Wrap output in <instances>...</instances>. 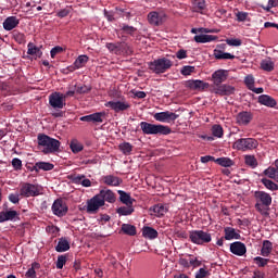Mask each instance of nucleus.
Here are the masks:
<instances>
[{"mask_svg":"<svg viewBox=\"0 0 278 278\" xmlns=\"http://www.w3.org/2000/svg\"><path fill=\"white\" fill-rule=\"evenodd\" d=\"M142 236L143 238H148L149 240H155L159 233L157 230H155L153 227L146 226L142 229Z\"/></svg>","mask_w":278,"mask_h":278,"instance_id":"72a5a7b5","label":"nucleus"},{"mask_svg":"<svg viewBox=\"0 0 278 278\" xmlns=\"http://www.w3.org/2000/svg\"><path fill=\"white\" fill-rule=\"evenodd\" d=\"M189 257V267L192 266V268H199V266H201V261H199V258L192 256V255H188Z\"/></svg>","mask_w":278,"mask_h":278,"instance_id":"6e6d98bb","label":"nucleus"},{"mask_svg":"<svg viewBox=\"0 0 278 278\" xmlns=\"http://www.w3.org/2000/svg\"><path fill=\"white\" fill-rule=\"evenodd\" d=\"M255 210L257 212H263V207H270L273 205V197L266 191H255L254 192Z\"/></svg>","mask_w":278,"mask_h":278,"instance_id":"39448f33","label":"nucleus"},{"mask_svg":"<svg viewBox=\"0 0 278 278\" xmlns=\"http://www.w3.org/2000/svg\"><path fill=\"white\" fill-rule=\"evenodd\" d=\"M49 105L52 110L56 112L52 113L54 118H62L64 116V112L60 111L66 106V100L64 99V93L62 92H53L49 96Z\"/></svg>","mask_w":278,"mask_h":278,"instance_id":"7ed1b4c3","label":"nucleus"},{"mask_svg":"<svg viewBox=\"0 0 278 278\" xmlns=\"http://www.w3.org/2000/svg\"><path fill=\"white\" fill-rule=\"evenodd\" d=\"M225 240H240V233L236 232V228H224Z\"/></svg>","mask_w":278,"mask_h":278,"instance_id":"2f4dec72","label":"nucleus"},{"mask_svg":"<svg viewBox=\"0 0 278 278\" xmlns=\"http://www.w3.org/2000/svg\"><path fill=\"white\" fill-rule=\"evenodd\" d=\"M18 216L16 211H2L0 212V223H7V220H14Z\"/></svg>","mask_w":278,"mask_h":278,"instance_id":"c85d7f7f","label":"nucleus"},{"mask_svg":"<svg viewBox=\"0 0 278 278\" xmlns=\"http://www.w3.org/2000/svg\"><path fill=\"white\" fill-rule=\"evenodd\" d=\"M9 201L11 203L16 204V203H18V201H21V198H18V193H10L9 194Z\"/></svg>","mask_w":278,"mask_h":278,"instance_id":"774afa93","label":"nucleus"},{"mask_svg":"<svg viewBox=\"0 0 278 278\" xmlns=\"http://www.w3.org/2000/svg\"><path fill=\"white\" fill-rule=\"evenodd\" d=\"M71 250V242H68V239L62 237L59 239V242L55 247L56 253H66V251Z\"/></svg>","mask_w":278,"mask_h":278,"instance_id":"393cba45","label":"nucleus"},{"mask_svg":"<svg viewBox=\"0 0 278 278\" xmlns=\"http://www.w3.org/2000/svg\"><path fill=\"white\" fill-rule=\"evenodd\" d=\"M27 55H35V58H42V50L38 48L34 42L27 45Z\"/></svg>","mask_w":278,"mask_h":278,"instance_id":"c9c22d12","label":"nucleus"},{"mask_svg":"<svg viewBox=\"0 0 278 278\" xmlns=\"http://www.w3.org/2000/svg\"><path fill=\"white\" fill-rule=\"evenodd\" d=\"M66 262H68V254L59 255L55 263L58 270H62V268H64V266L66 265Z\"/></svg>","mask_w":278,"mask_h":278,"instance_id":"de8ad7c7","label":"nucleus"},{"mask_svg":"<svg viewBox=\"0 0 278 278\" xmlns=\"http://www.w3.org/2000/svg\"><path fill=\"white\" fill-rule=\"evenodd\" d=\"M53 168H55V165H53V163L37 162L35 163L33 170H35V173H39L40 170H53Z\"/></svg>","mask_w":278,"mask_h":278,"instance_id":"bb28decb","label":"nucleus"},{"mask_svg":"<svg viewBox=\"0 0 278 278\" xmlns=\"http://www.w3.org/2000/svg\"><path fill=\"white\" fill-rule=\"evenodd\" d=\"M139 127L146 136H170L173 134V129L162 124L141 122Z\"/></svg>","mask_w":278,"mask_h":278,"instance_id":"f03ea898","label":"nucleus"},{"mask_svg":"<svg viewBox=\"0 0 278 278\" xmlns=\"http://www.w3.org/2000/svg\"><path fill=\"white\" fill-rule=\"evenodd\" d=\"M134 212H136L134 204L119 206L116 208V214H118V216H131Z\"/></svg>","mask_w":278,"mask_h":278,"instance_id":"473e14b6","label":"nucleus"},{"mask_svg":"<svg viewBox=\"0 0 278 278\" xmlns=\"http://www.w3.org/2000/svg\"><path fill=\"white\" fill-rule=\"evenodd\" d=\"M121 31L123 34H127L128 36H134V34H136V31H138V29L134 26H129L127 24H123L121 26Z\"/></svg>","mask_w":278,"mask_h":278,"instance_id":"8fccbe9b","label":"nucleus"},{"mask_svg":"<svg viewBox=\"0 0 278 278\" xmlns=\"http://www.w3.org/2000/svg\"><path fill=\"white\" fill-rule=\"evenodd\" d=\"M181 75L188 76L194 73V66L186 65L180 71Z\"/></svg>","mask_w":278,"mask_h":278,"instance_id":"e2e57ef3","label":"nucleus"},{"mask_svg":"<svg viewBox=\"0 0 278 278\" xmlns=\"http://www.w3.org/2000/svg\"><path fill=\"white\" fill-rule=\"evenodd\" d=\"M215 164H218V166H223L224 168H231L236 163L233 160L223 156L215 159Z\"/></svg>","mask_w":278,"mask_h":278,"instance_id":"4c0bfd02","label":"nucleus"},{"mask_svg":"<svg viewBox=\"0 0 278 278\" xmlns=\"http://www.w3.org/2000/svg\"><path fill=\"white\" fill-rule=\"evenodd\" d=\"M121 231H123V233L126 236H136V233H138L136 226L131 224H123Z\"/></svg>","mask_w":278,"mask_h":278,"instance_id":"58836bf2","label":"nucleus"},{"mask_svg":"<svg viewBox=\"0 0 278 278\" xmlns=\"http://www.w3.org/2000/svg\"><path fill=\"white\" fill-rule=\"evenodd\" d=\"M226 43L229 45V47H241L242 40L241 39H226Z\"/></svg>","mask_w":278,"mask_h":278,"instance_id":"680f3d73","label":"nucleus"},{"mask_svg":"<svg viewBox=\"0 0 278 278\" xmlns=\"http://www.w3.org/2000/svg\"><path fill=\"white\" fill-rule=\"evenodd\" d=\"M13 38L18 45H25V34L20 31H13Z\"/></svg>","mask_w":278,"mask_h":278,"instance_id":"5fc2aeb1","label":"nucleus"},{"mask_svg":"<svg viewBox=\"0 0 278 278\" xmlns=\"http://www.w3.org/2000/svg\"><path fill=\"white\" fill-rule=\"evenodd\" d=\"M193 40L195 42H199L201 45H205V42H214V40H218V36L215 35H195L193 37Z\"/></svg>","mask_w":278,"mask_h":278,"instance_id":"a878e982","label":"nucleus"},{"mask_svg":"<svg viewBox=\"0 0 278 278\" xmlns=\"http://www.w3.org/2000/svg\"><path fill=\"white\" fill-rule=\"evenodd\" d=\"M21 197H40L42 194V186L34 185L30 182H24L20 189Z\"/></svg>","mask_w":278,"mask_h":278,"instance_id":"6e6552de","label":"nucleus"},{"mask_svg":"<svg viewBox=\"0 0 278 278\" xmlns=\"http://www.w3.org/2000/svg\"><path fill=\"white\" fill-rule=\"evenodd\" d=\"M273 253V242L270 240H264L261 249V255L263 257H268Z\"/></svg>","mask_w":278,"mask_h":278,"instance_id":"f704fd0d","label":"nucleus"},{"mask_svg":"<svg viewBox=\"0 0 278 278\" xmlns=\"http://www.w3.org/2000/svg\"><path fill=\"white\" fill-rule=\"evenodd\" d=\"M103 184L105 186H111V187H118L121 184H123V178L114 176V175H106L102 177Z\"/></svg>","mask_w":278,"mask_h":278,"instance_id":"5701e85b","label":"nucleus"},{"mask_svg":"<svg viewBox=\"0 0 278 278\" xmlns=\"http://www.w3.org/2000/svg\"><path fill=\"white\" fill-rule=\"evenodd\" d=\"M213 55H214L215 60H236V55H233L229 52H224L218 49H215L213 51Z\"/></svg>","mask_w":278,"mask_h":278,"instance_id":"7c9ffc66","label":"nucleus"},{"mask_svg":"<svg viewBox=\"0 0 278 278\" xmlns=\"http://www.w3.org/2000/svg\"><path fill=\"white\" fill-rule=\"evenodd\" d=\"M20 24H21V20H18V17L9 16L3 21L2 27L5 31H12V29H16V26Z\"/></svg>","mask_w":278,"mask_h":278,"instance_id":"412c9836","label":"nucleus"},{"mask_svg":"<svg viewBox=\"0 0 278 278\" xmlns=\"http://www.w3.org/2000/svg\"><path fill=\"white\" fill-rule=\"evenodd\" d=\"M103 200L99 197V194L93 195L91 199L87 201V214H97L101 207H103Z\"/></svg>","mask_w":278,"mask_h":278,"instance_id":"4468645a","label":"nucleus"},{"mask_svg":"<svg viewBox=\"0 0 278 278\" xmlns=\"http://www.w3.org/2000/svg\"><path fill=\"white\" fill-rule=\"evenodd\" d=\"M230 253L242 257L247 254V245L240 241H235L230 244Z\"/></svg>","mask_w":278,"mask_h":278,"instance_id":"aec40b11","label":"nucleus"},{"mask_svg":"<svg viewBox=\"0 0 278 278\" xmlns=\"http://www.w3.org/2000/svg\"><path fill=\"white\" fill-rule=\"evenodd\" d=\"M244 162L250 168H257V159L254 155H245Z\"/></svg>","mask_w":278,"mask_h":278,"instance_id":"09e8293b","label":"nucleus"},{"mask_svg":"<svg viewBox=\"0 0 278 278\" xmlns=\"http://www.w3.org/2000/svg\"><path fill=\"white\" fill-rule=\"evenodd\" d=\"M39 268H40V264L34 262V263L31 264V267L28 268V270L26 271L25 277H26V278H36V277H37L36 270H39Z\"/></svg>","mask_w":278,"mask_h":278,"instance_id":"49530a36","label":"nucleus"},{"mask_svg":"<svg viewBox=\"0 0 278 278\" xmlns=\"http://www.w3.org/2000/svg\"><path fill=\"white\" fill-rule=\"evenodd\" d=\"M263 174L266 175V177H268L269 179H275L278 170L275 167L269 166L263 172Z\"/></svg>","mask_w":278,"mask_h":278,"instance_id":"864d4df0","label":"nucleus"},{"mask_svg":"<svg viewBox=\"0 0 278 278\" xmlns=\"http://www.w3.org/2000/svg\"><path fill=\"white\" fill-rule=\"evenodd\" d=\"M244 84L248 86L249 90H252L253 86H255V78L253 75L245 76Z\"/></svg>","mask_w":278,"mask_h":278,"instance_id":"4d7b16f0","label":"nucleus"},{"mask_svg":"<svg viewBox=\"0 0 278 278\" xmlns=\"http://www.w3.org/2000/svg\"><path fill=\"white\" fill-rule=\"evenodd\" d=\"M90 90H92V87H88L86 85L76 87L77 94H88V92H90Z\"/></svg>","mask_w":278,"mask_h":278,"instance_id":"13d9d810","label":"nucleus"},{"mask_svg":"<svg viewBox=\"0 0 278 278\" xmlns=\"http://www.w3.org/2000/svg\"><path fill=\"white\" fill-rule=\"evenodd\" d=\"M106 49L115 55H131L134 53L131 46L126 42H109L106 43Z\"/></svg>","mask_w":278,"mask_h":278,"instance_id":"423d86ee","label":"nucleus"},{"mask_svg":"<svg viewBox=\"0 0 278 278\" xmlns=\"http://www.w3.org/2000/svg\"><path fill=\"white\" fill-rule=\"evenodd\" d=\"M168 15L164 11H152L148 13V23H150L153 27H160L166 23Z\"/></svg>","mask_w":278,"mask_h":278,"instance_id":"9b49d317","label":"nucleus"},{"mask_svg":"<svg viewBox=\"0 0 278 278\" xmlns=\"http://www.w3.org/2000/svg\"><path fill=\"white\" fill-rule=\"evenodd\" d=\"M148 68L155 75H162L173 68V61L166 58L156 59L148 63Z\"/></svg>","mask_w":278,"mask_h":278,"instance_id":"20e7f679","label":"nucleus"},{"mask_svg":"<svg viewBox=\"0 0 278 278\" xmlns=\"http://www.w3.org/2000/svg\"><path fill=\"white\" fill-rule=\"evenodd\" d=\"M37 142H38L39 149H42L41 152L45 155L60 153V147L62 146V142H60V140L55 138L49 137V135L39 134L37 136Z\"/></svg>","mask_w":278,"mask_h":278,"instance_id":"f257e3e1","label":"nucleus"},{"mask_svg":"<svg viewBox=\"0 0 278 278\" xmlns=\"http://www.w3.org/2000/svg\"><path fill=\"white\" fill-rule=\"evenodd\" d=\"M67 179L76 186H83V188H90V186H92V181L86 178L84 174H71L67 176Z\"/></svg>","mask_w":278,"mask_h":278,"instance_id":"dca6fc26","label":"nucleus"},{"mask_svg":"<svg viewBox=\"0 0 278 278\" xmlns=\"http://www.w3.org/2000/svg\"><path fill=\"white\" fill-rule=\"evenodd\" d=\"M258 103L261 105H265L266 108H276L277 100L268 94H261L258 96Z\"/></svg>","mask_w":278,"mask_h":278,"instance_id":"b1692460","label":"nucleus"},{"mask_svg":"<svg viewBox=\"0 0 278 278\" xmlns=\"http://www.w3.org/2000/svg\"><path fill=\"white\" fill-rule=\"evenodd\" d=\"M153 118H155L159 123H175V121L179 118V115L170 111H164L155 113Z\"/></svg>","mask_w":278,"mask_h":278,"instance_id":"f3484780","label":"nucleus"},{"mask_svg":"<svg viewBox=\"0 0 278 278\" xmlns=\"http://www.w3.org/2000/svg\"><path fill=\"white\" fill-rule=\"evenodd\" d=\"M260 147V142L255 138H240L233 143V149L237 151H253Z\"/></svg>","mask_w":278,"mask_h":278,"instance_id":"0eeeda50","label":"nucleus"},{"mask_svg":"<svg viewBox=\"0 0 278 278\" xmlns=\"http://www.w3.org/2000/svg\"><path fill=\"white\" fill-rule=\"evenodd\" d=\"M98 197L103 201V205L106 203H116V193L110 189H102L98 193Z\"/></svg>","mask_w":278,"mask_h":278,"instance_id":"6ab92c4d","label":"nucleus"},{"mask_svg":"<svg viewBox=\"0 0 278 278\" xmlns=\"http://www.w3.org/2000/svg\"><path fill=\"white\" fill-rule=\"evenodd\" d=\"M71 14V9H62L61 11H59L56 13V16H59V18H66V16H68Z\"/></svg>","mask_w":278,"mask_h":278,"instance_id":"338daca9","label":"nucleus"},{"mask_svg":"<svg viewBox=\"0 0 278 278\" xmlns=\"http://www.w3.org/2000/svg\"><path fill=\"white\" fill-rule=\"evenodd\" d=\"M237 16V21H239V23H244V21H247L248 16H249V13L247 12H238L236 14Z\"/></svg>","mask_w":278,"mask_h":278,"instance_id":"69168bd1","label":"nucleus"},{"mask_svg":"<svg viewBox=\"0 0 278 278\" xmlns=\"http://www.w3.org/2000/svg\"><path fill=\"white\" fill-rule=\"evenodd\" d=\"M211 92L218 97H231V94L236 93V87L228 84H222L213 87Z\"/></svg>","mask_w":278,"mask_h":278,"instance_id":"ddd939ff","label":"nucleus"},{"mask_svg":"<svg viewBox=\"0 0 278 278\" xmlns=\"http://www.w3.org/2000/svg\"><path fill=\"white\" fill-rule=\"evenodd\" d=\"M119 151L123 152L124 155H131V151H134V146L131 143L124 141L118 146Z\"/></svg>","mask_w":278,"mask_h":278,"instance_id":"37998d69","label":"nucleus"},{"mask_svg":"<svg viewBox=\"0 0 278 278\" xmlns=\"http://www.w3.org/2000/svg\"><path fill=\"white\" fill-rule=\"evenodd\" d=\"M90 60V58H88V55L86 54H80L74 62V66L76 68H84V66H86V64H88V61Z\"/></svg>","mask_w":278,"mask_h":278,"instance_id":"79ce46f5","label":"nucleus"},{"mask_svg":"<svg viewBox=\"0 0 278 278\" xmlns=\"http://www.w3.org/2000/svg\"><path fill=\"white\" fill-rule=\"evenodd\" d=\"M60 53H64V48H62L61 46H55L50 51V55L52 59H54L55 55H60Z\"/></svg>","mask_w":278,"mask_h":278,"instance_id":"052dcab7","label":"nucleus"},{"mask_svg":"<svg viewBox=\"0 0 278 278\" xmlns=\"http://www.w3.org/2000/svg\"><path fill=\"white\" fill-rule=\"evenodd\" d=\"M261 184H263V186H265L267 190H271V192H275L278 190V185L268 178L261 179Z\"/></svg>","mask_w":278,"mask_h":278,"instance_id":"a18cd8bd","label":"nucleus"},{"mask_svg":"<svg viewBox=\"0 0 278 278\" xmlns=\"http://www.w3.org/2000/svg\"><path fill=\"white\" fill-rule=\"evenodd\" d=\"M117 194H119V201L124 205H134V203L136 202V199L131 198L130 193H127L123 190H118Z\"/></svg>","mask_w":278,"mask_h":278,"instance_id":"cd10ccee","label":"nucleus"},{"mask_svg":"<svg viewBox=\"0 0 278 278\" xmlns=\"http://www.w3.org/2000/svg\"><path fill=\"white\" fill-rule=\"evenodd\" d=\"M71 151L74 153H81L84 151V144L77 139H73L70 143Z\"/></svg>","mask_w":278,"mask_h":278,"instance_id":"c03bdc74","label":"nucleus"},{"mask_svg":"<svg viewBox=\"0 0 278 278\" xmlns=\"http://www.w3.org/2000/svg\"><path fill=\"white\" fill-rule=\"evenodd\" d=\"M229 78L228 70H217L211 76V81H213V87L220 86L227 81Z\"/></svg>","mask_w":278,"mask_h":278,"instance_id":"2eb2a0df","label":"nucleus"},{"mask_svg":"<svg viewBox=\"0 0 278 278\" xmlns=\"http://www.w3.org/2000/svg\"><path fill=\"white\" fill-rule=\"evenodd\" d=\"M105 108H110L115 112L116 114H121V112H127L131 108V103L125 99V97H122V100L117 101H109L105 104Z\"/></svg>","mask_w":278,"mask_h":278,"instance_id":"9d476101","label":"nucleus"},{"mask_svg":"<svg viewBox=\"0 0 278 278\" xmlns=\"http://www.w3.org/2000/svg\"><path fill=\"white\" fill-rule=\"evenodd\" d=\"M105 116H106L105 112H96V113L80 117V121L83 123H93L94 125H97L99 123H103V118H105Z\"/></svg>","mask_w":278,"mask_h":278,"instance_id":"a211bd4d","label":"nucleus"},{"mask_svg":"<svg viewBox=\"0 0 278 278\" xmlns=\"http://www.w3.org/2000/svg\"><path fill=\"white\" fill-rule=\"evenodd\" d=\"M261 68L267 73H273V71H275V62L270 59H265L261 62Z\"/></svg>","mask_w":278,"mask_h":278,"instance_id":"ea45409f","label":"nucleus"},{"mask_svg":"<svg viewBox=\"0 0 278 278\" xmlns=\"http://www.w3.org/2000/svg\"><path fill=\"white\" fill-rule=\"evenodd\" d=\"M206 4L205 0H193L192 2V11L199 12L200 14H203V10H205Z\"/></svg>","mask_w":278,"mask_h":278,"instance_id":"a19ab883","label":"nucleus"},{"mask_svg":"<svg viewBox=\"0 0 278 278\" xmlns=\"http://www.w3.org/2000/svg\"><path fill=\"white\" fill-rule=\"evenodd\" d=\"M252 121H253V113H251V112L242 111V112L238 113V115H237L238 125L247 126Z\"/></svg>","mask_w":278,"mask_h":278,"instance_id":"4be33fe9","label":"nucleus"},{"mask_svg":"<svg viewBox=\"0 0 278 278\" xmlns=\"http://www.w3.org/2000/svg\"><path fill=\"white\" fill-rule=\"evenodd\" d=\"M154 216H157V218H162L168 212V208L164 204H156L152 208H150Z\"/></svg>","mask_w":278,"mask_h":278,"instance_id":"e433bc0d","label":"nucleus"},{"mask_svg":"<svg viewBox=\"0 0 278 278\" xmlns=\"http://www.w3.org/2000/svg\"><path fill=\"white\" fill-rule=\"evenodd\" d=\"M189 239L193 244H210L212 242V235L203 230H192Z\"/></svg>","mask_w":278,"mask_h":278,"instance_id":"1a4fd4ad","label":"nucleus"},{"mask_svg":"<svg viewBox=\"0 0 278 278\" xmlns=\"http://www.w3.org/2000/svg\"><path fill=\"white\" fill-rule=\"evenodd\" d=\"M210 86V84L204 83L203 80H189L188 81V87L191 90H205V88H207Z\"/></svg>","mask_w":278,"mask_h":278,"instance_id":"c756f323","label":"nucleus"},{"mask_svg":"<svg viewBox=\"0 0 278 278\" xmlns=\"http://www.w3.org/2000/svg\"><path fill=\"white\" fill-rule=\"evenodd\" d=\"M212 134H213V136L215 138H223V136H224L223 126H220V125H213Z\"/></svg>","mask_w":278,"mask_h":278,"instance_id":"603ef678","label":"nucleus"},{"mask_svg":"<svg viewBox=\"0 0 278 278\" xmlns=\"http://www.w3.org/2000/svg\"><path fill=\"white\" fill-rule=\"evenodd\" d=\"M14 170H21L23 168V161L18 157H14L11 162Z\"/></svg>","mask_w":278,"mask_h":278,"instance_id":"bf43d9fd","label":"nucleus"},{"mask_svg":"<svg viewBox=\"0 0 278 278\" xmlns=\"http://www.w3.org/2000/svg\"><path fill=\"white\" fill-rule=\"evenodd\" d=\"M207 275H210V271L207 269L200 268L195 274V278H205L207 277Z\"/></svg>","mask_w":278,"mask_h":278,"instance_id":"0e129e2a","label":"nucleus"},{"mask_svg":"<svg viewBox=\"0 0 278 278\" xmlns=\"http://www.w3.org/2000/svg\"><path fill=\"white\" fill-rule=\"evenodd\" d=\"M52 214L54 216H58L59 218H62L68 214V205L66 204V201L63 199H56L52 204Z\"/></svg>","mask_w":278,"mask_h":278,"instance_id":"f8f14e48","label":"nucleus"},{"mask_svg":"<svg viewBox=\"0 0 278 278\" xmlns=\"http://www.w3.org/2000/svg\"><path fill=\"white\" fill-rule=\"evenodd\" d=\"M254 262L258 268H264L265 266H268V262H270V258H264L261 256L254 257Z\"/></svg>","mask_w":278,"mask_h":278,"instance_id":"3c124183","label":"nucleus"}]
</instances>
